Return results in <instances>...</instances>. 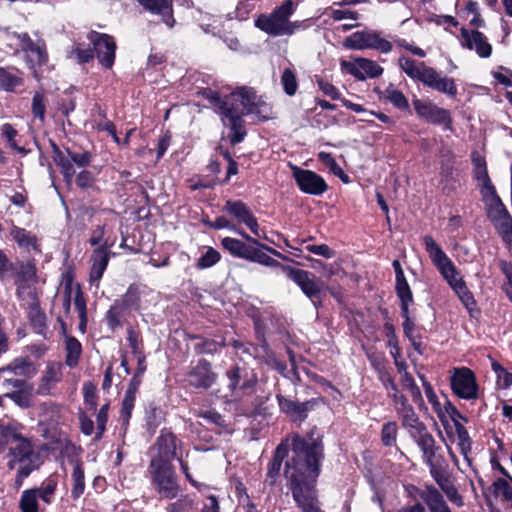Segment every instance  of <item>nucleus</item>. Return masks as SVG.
<instances>
[{
  "mask_svg": "<svg viewBox=\"0 0 512 512\" xmlns=\"http://www.w3.org/2000/svg\"><path fill=\"white\" fill-rule=\"evenodd\" d=\"M322 445L319 441L301 438L292 439V454L286 461L285 477L298 507L303 512H324L318 506L316 482L320 474Z\"/></svg>",
  "mask_w": 512,
  "mask_h": 512,
  "instance_id": "nucleus-1",
  "label": "nucleus"
},
{
  "mask_svg": "<svg viewBox=\"0 0 512 512\" xmlns=\"http://www.w3.org/2000/svg\"><path fill=\"white\" fill-rule=\"evenodd\" d=\"M204 96L217 107L224 126L230 128V141L237 144L243 141L246 130L243 125L244 114L264 116L268 111V105L255 91L250 88H241L222 99L219 94L210 89L204 91Z\"/></svg>",
  "mask_w": 512,
  "mask_h": 512,
  "instance_id": "nucleus-2",
  "label": "nucleus"
},
{
  "mask_svg": "<svg viewBox=\"0 0 512 512\" xmlns=\"http://www.w3.org/2000/svg\"><path fill=\"white\" fill-rule=\"evenodd\" d=\"M425 250L428 253L432 263L437 268L441 276L446 280L450 288L459 297L463 305L472 310L475 306V300L472 293L467 288L460 272L454 263L446 255L440 245L431 237L423 238Z\"/></svg>",
  "mask_w": 512,
  "mask_h": 512,
  "instance_id": "nucleus-3",
  "label": "nucleus"
},
{
  "mask_svg": "<svg viewBox=\"0 0 512 512\" xmlns=\"http://www.w3.org/2000/svg\"><path fill=\"white\" fill-rule=\"evenodd\" d=\"M237 234L247 240L248 243L242 240L225 237L221 243L231 255L255 262L264 266H280L279 262L273 259L268 253L284 259L285 257L277 250L260 243L256 238L249 236L243 230H235Z\"/></svg>",
  "mask_w": 512,
  "mask_h": 512,
  "instance_id": "nucleus-4",
  "label": "nucleus"
},
{
  "mask_svg": "<svg viewBox=\"0 0 512 512\" xmlns=\"http://www.w3.org/2000/svg\"><path fill=\"white\" fill-rule=\"evenodd\" d=\"M53 161L60 168L67 185H71L76 176V184L81 188L89 187L93 183V175L86 170L91 162V154L87 151L75 153L67 149L65 152L54 146Z\"/></svg>",
  "mask_w": 512,
  "mask_h": 512,
  "instance_id": "nucleus-5",
  "label": "nucleus"
},
{
  "mask_svg": "<svg viewBox=\"0 0 512 512\" xmlns=\"http://www.w3.org/2000/svg\"><path fill=\"white\" fill-rule=\"evenodd\" d=\"M294 10L292 0H287L281 6L275 8L269 15H260L255 24L259 29L272 36L292 35L297 29L306 28L303 22H292L289 20Z\"/></svg>",
  "mask_w": 512,
  "mask_h": 512,
  "instance_id": "nucleus-6",
  "label": "nucleus"
},
{
  "mask_svg": "<svg viewBox=\"0 0 512 512\" xmlns=\"http://www.w3.org/2000/svg\"><path fill=\"white\" fill-rule=\"evenodd\" d=\"M152 483L163 497L172 499L179 493V486L175 479V472L171 463L161 459H152L150 463Z\"/></svg>",
  "mask_w": 512,
  "mask_h": 512,
  "instance_id": "nucleus-7",
  "label": "nucleus"
},
{
  "mask_svg": "<svg viewBox=\"0 0 512 512\" xmlns=\"http://www.w3.org/2000/svg\"><path fill=\"white\" fill-rule=\"evenodd\" d=\"M36 281V268L34 264L28 262L20 265L18 272L17 294L21 300L29 298L32 303V312L35 314L33 320L39 325L44 324V315L39 311L38 306L35 304L36 294L34 291V284Z\"/></svg>",
  "mask_w": 512,
  "mask_h": 512,
  "instance_id": "nucleus-8",
  "label": "nucleus"
},
{
  "mask_svg": "<svg viewBox=\"0 0 512 512\" xmlns=\"http://www.w3.org/2000/svg\"><path fill=\"white\" fill-rule=\"evenodd\" d=\"M344 46L352 50L374 49L384 54L389 53L393 48L390 41L374 30L357 31L351 34L345 39Z\"/></svg>",
  "mask_w": 512,
  "mask_h": 512,
  "instance_id": "nucleus-9",
  "label": "nucleus"
},
{
  "mask_svg": "<svg viewBox=\"0 0 512 512\" xmlns=\"http://www.w3.org/2000/svg\"><path fill=\"white\" fill-rule=\"evenodd\" d=\"M453 393L459 398L473 400L478 398V384L475 374L466 367L454 368L450 376Z\"/></svg>",
  "mask_w": 512,
  "mask_h": 512,
  "instance_id": "nucleus-10",
  "label": "nucleus"
},
{
  "mask_svg": "<svg viewBox=\"0 0 512 512\" xmlns=\"http://www.w3.org/2000/svg\"><path fill=\"white\" fill-rule=\"evenodd\" d=\"M340 68L342 73L350 74L359 81L377 78L383 73V68L377 62L363 57L341 60Z\"/></svg>",
  "mask_w": 512,
  "mask_h": 512,
  "instance_id": "nucleus-11",
  "label": "nucleus"
},
{
  "mask_svg": "<svg viewBox=\"0 0 512 512\" xmlns=\"http://www.w3.org/2000/svg\"><path fill=\"white\" fill-rule=\"evenodd\" d=\"M11 37L16 40V43L25 52L26 60L31 69L47 62L48 55L43 40L33 41L27 33H13Z\"/></svg>",
  "mask_w": 512,
  "mask_h": 512,
  "instance_id": "nucleus-12",
  "label": "nucleus"
},
{
  "mask_svg": "<svg viewBox=\"0 0 512 512\" xmlns=\"http://www.w3.org/2000/svg\"><path fill=\"white\" fill-rule=\"evenodd\" d=\"M290 168L292 171V176L302 192L319 196L327 191V183L317 173L311 170L302 169L292 164H290Z\"/></svg>",
  "mask_w": 512,
  "mask_h": 512,
  "instance_id": "nucleus-13",
  "label": "nucleus"
},
{
  "mask_svg": "<svg viewBox=\"0 0 512 512\" xmlns=\"http://www.w3.org/2000/svg\"><path fill=\"white\" fill-rule=\"evenodd\" d=\"M413 106L421 119L435 125H443L445 130L452 129V119L448 110L438 107L430 101L420 99H415Z\"/></svg>",
  "mask_w": 512,
  "mask_h": 512,
  "instance_id": "nucleus-14",
  "label": "nucleus"
},
{
  "mask_svg": "<svg viewBox=\"0 0 512 512\" xmlns=\"http://www.w3.org/2000/svg\"><path fill=\"white\" fill-rule=\"evenodd\" d=\"M222 211L230 215L238 224H244L257 237H262L258 221L249 207L239 200H227Z\"/></svg>",
  "mask_w": 512,
  "mask_h": 512,
  "instance_id": "nucleus-15",
  "label": "nucleus"
},
{
  "mask_svg": "<svg viewBox=\"0 0 512 512\" xmlns=\"http://www.w3.org/2000/svg\"><path fill=\"white\" fill-rule=\"evenodd\" d=\"M89 39L101 66L110 69L115 61L116 42L114 38L108 34L91 32Z\"/></svg>",
  "mask_w": 512,
  "mask_h": 512,
  "instance_id": "nucleus-16",
  "label": "nucleus"
},
{
  "mask_svg": "<svg viewBox=\"0 0 512 512\" xmlns=\"http://www.w3.org/2000/svg\"><path fill=\"white\" fill-rule=\"evenodd\" d=\"M13 441L14 445L10 448V459L7 464L9 469H15L17 464L20 466L34 464V448L31 441L20 435H15Z\"/></svg>",
  "mask_w": 512,
  "mask_h": 512,
  "instance_id": "nucleus-17",
  "label": "nucleus"
},
{
  "mask_svg": "<svg viewBox=\"0 0 512 512\" xmlns=\"http://www.w3.org/2000/svg\"><path fill=\"white\" fill-rule=\"evenodd\" d=\"M460 42L462 47L475 51L481 58H488L492 53V46L486 36L479 31L462 28Z\"/></svg>",
  "mask_w": 512,
  "mask_h": 512,
  "instance_id": "nucleus-18",
  "label": "nucleus"
},
{
  "mask_svg": "<svg viewBox=\"0 0 512 512\" xmlns=\"http://www.w3.org/2000/svg\"><path fill=\"white\" fill-rule=\"evenodd\" d=\"M114 241H106L104 247H97L91 256L92 266L89 274L91 285L99 286V281L105 272L109 259L110 249L113 247Z\"/></svg>",
  "mask_w": 512,
  "mask_h": 512,
  "instance_id": "nucleus-19",
  "label": "nucleus"
},
{
  "mask_svg": "<svg viewBox=\"0 0 512 512\" xmlns=\"http://www.w3.org/2000/svg\"><path fill=\"white\" fill-rule=\"evenodd\" d=\"M288 276L314 303L315 300L319 299L322 290V284L317 281L311 273L305 270L290 268L288 270Z\"/></svg>",
  "mask_w": 512,
  "mask_h": 512,
  "instance_id": "nucleus-20",
  "label": "nucleus"
},
{
  "mask_svg": "<svg viewBox=\"0 0 512 512\" xmlns=\"http://www.w3.org/2000/svg\"><path fill=\"white\" fill-rule=\"evenodd\" d=\"M424 85L434 89L438 92L446 94L449 97H455L457 95V86L453 78H449L447 76H442L439 72H437L434 68L428 71L426 75H424Z\"/></svg>",
  "mask_w": 512,
  "mask_h": 512,
  "instance_id": "nucleus-21",
  "label": "nucleus"
},
{
  "mask_svg": "<svg viewBox=\"0 0 512 512\" xmlns=\"http://www.w3.org/2000/svg\"><path fill=\"white\" fill-rule=\"evenodd\" d=\"M471 160L473 164L474 178L478 183L481 194L491 192V190L495 189V187L493 186L488 175L486 160L484 156L475 151L471 155Z\"/></svg>",
  "mask_w": 512,
  "mask_h": 512,
  "instance_id": "nucleus-22",
  "label": "nucleus"
},
{
  "mask_svg": "<svg viewBox=\"0 0 512 512\" xmlns=\"http://www.w3.org/2000/svg\"><path fill=\"white\" fill-rule=\"evenodd\" d=\"M176 447L175 435L168 430H162L155 445L157 455L152 459H161L163 462L170 463L176 455Z\"/></svg>",
  "mask_w": 512,
  "mask_h": 512,
  "instance_id": "nucleus-23",
  "label": "nucleus"
},
{
  "mask_svg": "<svg viewBox=\"0 0 512 512\" xmlns=\"http://www.w3.org/2000/svg\"><path fill=\"white\" fill-rule=\"evenodd\" d=\"M62 365L50 363L47 365L44 374L40 379L37 393L40 395H51L56 384L62 380Z\"/></svg>",
  "mask_w": 512,
  "mask_h": 512,
  "instance_id": "nucleus-24",
  "label": "nucleus"
},
{
  "mask_svg": "<svg viewBox=\"0 0 512 512\" xmlns=\"http://www.w3.org/2000/svg\"><path fill=\"white\" fill-rule=\"evenodd\" d=\"M447 412L451 416L454 426H455V433H456V441L457 445L460 449L461 454L465 457V459H468V454L471 450V441L468 434V431L466 428L457 420V418H461L460 413L456 410L452 404H448V407H446Z\"/></svg>",
  "mask_w": 512,
  "mask_h": 512,
  "instance_id": "nucleus-25",
  "label": "nucleus"
},
{
  "mask_svg": "<svg viewBox=\"0 0 512 512\" xmlns=\"http://www.w3.org/2000/svg\"><path fill=\"white\" fill-rule=\"evenodd\" d=\"M215 380V374L211 371L209 363L200 361L189 373L188 381L192 386L208 388Z\"/></svg>",
  "mask_w": 512,
  "mask_h": 512,
  "instance_id": "nucleus-26",
  "label": "nucleus"
},
{
  "mask_svg": "<svg viewBox=\"0 0 512 512\" xmlns=\"http://www.w3.org/2000/svg\"><path fill=\"white\" fill-rule=\"evenodd\" d=\"M419 495L430 512H452L443 495L435 487L427 486Z\"/></svg>",
  "mask_w": 512,
  "mask_h": 512,
  "instance_id": "nucleus-27",
  "label": "nucleus"
},
{
  "mask_svg": "<svg viewBox=\"0 0 512 512\" xmlns=\"http://www.w3.org/2000/svg\"><path fill=\"white\" fill-rule=\"evenodd\" d=\"M138 2L152 13L162 15L164 23L169 28L174 26L171 0H138Z\"/></svg>",
  "mask_w": 512,
  "mask_h": 512,
  "instance_id": "nucleus-28",
  "label": "nucleus"
},
{
  "mask_svg": "<svg viewBox=\"0 0 512 512\" xmlns=\"http://www.w3.org/2000/svg\"><path fill=\"white\" fill-rule=\"evenodd\" d=\"M288 447L289 443L288 439H286L285 441H282L275 450L273 459L269 463L267 471L266 482L270 485H274L276 483L281 470L282 461L287 456Z\"/></svg>",
  "mask_w": 512,
  "mask_h": 512,
  "instance_id": "nucleus-29",
  "label": "nucleus"
},
{
  "mask_svg": "<svg viewBox=\"0 0 512 512\" xmlns=\"http://www.w3.org/2000/svg\"><path fill=\"white\" fill-rule=\"evenodd\" d=\"M399 65L407 76L423 84L425 82L424 75L432 69V67L427 66L424 62H417L405 56L399 58Z\"/></svg>",
  "mask_w": 512,
  "mask_h": 512,
  "instance_id": "nucleus-30",
  "label": "nucleus"
},
{
  "mask_svg": "<svg viewBox=\"0 0 512 512\" xmlns=\"http://www.w3.org/2000/svg\"><path fill=\"white\" fill-rule=\"evenodd\" d=\"M5 374L15 376L31 377L36 374V367L28 358H16L9 365L3 368Z\"/></svg>",
  "mask_w": 512,
  "mask_h": 512,
  "instance_id": "nucleus-31",
  "label": "nucleus"
},
{
  "mask_svg": "<svg viewBox=\"0 0 512 512\" xmlns=\"http://www.w3.org/2000/svg\"><path fill=\"white\" fill-rule=\"evenodd\" d=\"M481 195L486 205L487 215L491 221L507 212L495 189Z\"/></svg>",
  "mask_w": 512,
  "mask_h": 512,
  "instance_id": "nucleus-32",
  "label": "nucleus"
},
{
  "mask_svg": "<svg viewBox=\"0 0 512 512\" xmlns=\"http://www.w3.org/2000/svg\"><path fill=\"white\" fill-rule=\"evenodd\" d=\"M411 437L416 441L421 451L423 452L425 461L431 464L432 458L435 455V441L433 436L427 431V428L425 427L423 431H419L418 434H414Z\"/></svg>",
  "mask_w": 512,
  "mask_h": 512,
  "instance_id": "nucleus-33",
  "label": "nucleus"
},
{
  "mask_svg": "<svg viewBox=\"0 0 512 512\" xmlns=\"http://www.w3.org/2000/svg\"><path fill=\"white\" fill-rule=\"evenodd\" d=\"M21 84L22 78L17 69L0 67V89L11 92Z\"/></svg>",
  "mask_w": 512,
  "mask_h": 512,
  "instance_id": "nucleus-34",
  "label": "nucleus"
},
{
  "mask_svg": "<svg viewBox=\"0 0 512 512\" xmlns=\"http://www.w3.org/2000/svg\"><path fill=\"white\" fill-rule=\"evenodd\" d=\"M493 224L497 231L502 236V239L509 246V249L512 251V217L507 211L500 217L494 219Z\"/></svg>",
  "mask_w": 512,
  "mask_h": 512,
  "instance_id": "nucleus-35",
  "label": "nucleus"
},
{
  "mask_svg": "<svg viewBox=\"0 0 512 512\" xmlns=\"http://www.w3.org/2000/svg\"><path fill=\"white\" fill-rule=\"evenodd\" d=\"M57 485V480L49 477L39 487L32 490L36 492L38 500L40 499L44 504L50 505L54 501Z\"/></svg>",
  "mask_w": 512,
  "mask_h": 512,
  "instance_id": "nucleus-36",
  "label": "nucleus"
},
{
  "mask_svg": "<svg viewBox=\"0 0 512 512\" xmlns=\"http://www.w3.org/2000/svg\"><path fill=\"white\" fill-rule=\"evenodd\" d=\"M65 351H66V364L73 368L75 367L82 354L81 343L72 336H65Z\"/></svg>",
  "mask_w": 512,
  "mask_h": 512,
  "instance_id": "nucleus-37",
  "label": "nucleus"
},
{
  "mask_svg": "<svg viewBox=\"0 0 512 512\" xmlns=\"http://www.w3.org/2000/svg\"><path fill=\"white\" fill-rule=\"evenodd\" d=\"M128 313L129 311L124 306H122L118 301H115L106 313V321L109 328L115 330L121 327L122 321Z\"/></svg>",
  "mask_w": 512,
  "mask_h": 512,
  "instance_id": "nucleus-38",
  "label": "nucleus"
},
{
  "mask_svg": "<svg viewBox=\"0 0 512 512\" xmlns=\"http://www.w3.org/2000/svg\"><path fill=\"white\" fill-rule=\"evenodd\" d=\"M402 426L409 432L410 436L418 434L426 427L419 419L414 408L408 409L405 413L399 415Z\"/></svg>",
  "mask_w": 512,
  "mask_h": 512,
  "instance_id": "nucleus-39",
  "label": "nucleus"
},
{
  "mask_svg": "<svg viewBox=\"0 0 512 512\" xmlns=\"http://www.w3.org/2000/svg\"><path fill=\"white\" fill-rule=\"evenodd\" d=\"M73 472H72V482L73 487L71 490V495L74 499H78L83 493L85 489V477L84 471L81 463L78 460H73Z\"/></svg>",
  "mask_w": 512,
  "mask_h": 512,
  "instance_id": "nucleus-40",
  "label": "nucleus"
},
{
  "mask_svg": "<svg viewBox=\"0 0 512 512\" xmlns=\"http://www.w3.org/2000/svg\"><path fill=\"white\" fill-rule=\"evenodd\" d=\"M1 386L5 390V396L17 401L20 398V392L25 386V382L18 378H7V374L2 377Z\"/></svg>",
  "mask_w": 512,
  "mask_h": 512,
  "instance_id": "nucleus-41",
  "label": "nucleus"
},
{
  "mask_svg": "<svg viewBox=\"0 0 512 512\" xmlns=\"http://www.w3.org/2000/svg\"><path fill=\"white\" fill-rule=\"evenodd\" d=\"M396 293L401 302L402 314H407V308L412 303L413 296L406 278L396 279Z\"/></svg>",
  "mask_w": 512,
  "mask_h": 512,
  "instance_id": "nucleus-42",
  "label": "nucleus"
},
{
  "mask_svg": "<svg viewBox=\"0 0 512 512\" xmlns=\"http://www.w3.org/2000/svg\"><path fill=\"white\" fill-rule=\"evenodd\" d=\"M11 235L20 247L28 250L37 249L36 237L32 235L29 231H26L23 228L14 227L11 230Z\"/></svg>",
  "mask_w": 512,
  "mask_h": 512,
  "instance_id": "nucleus-43",
  "label": "nucleus"
},
{
  "mask_svg": "<svg viewBox=\"0 0 512 512\" xmlns=\"http://www.w3.org/2000/svg\"><path fill=\"white\" fill-rule=\"evenodd\" d=\"M421 380L423 382V387L425 391V395L427 397L428 402L432 405L433 410L437 413L438 417L443 421L445 414H449L446 410V407H448L449 402L446 403L444 408L441 406L438 397L436 393L434 392L432 386L426 382L422 377Z\"/></svg>",
  "mask_w": 512,
  "mask_h": 512,
  "instance_id": "nucleus-44",
  "label": "nucleus"
},
{
  "mask_svg": "<svg viewBox=\"0 0 512 512\" xmlns=\"http://www.w3.org/2000/svg\"><path fill=\"white\" fill-rule=\"evenodd\" d=\"M383 98L392 103L398 109L405 110L409 107L408 101L404 94L392 85L388 86L383 91Z\"/></svg>",
  "mask_w": 512,
  "mask_h": 512,
  "instance_id": "nucleus-45",
  "label": "nucleus"
},
{
  "mask_svg": "<svg viewBox=\"0 0 512 512\" xmlns=\"http://www.w3.org/2000/svg\"><path fill=\"white\" fill-rule=\"evenodd\" d=\"M21 512H39V503L36 492L32 489L24 490L19 500Z\"/></svg>",
  "mask_w": 512,
  "mask_h": 512,
  "instance_id": "nucleus-46",
  "label": "nucleus"
},
{
  "mask_svg": "<svg viewBox=\"0 0 512 512\" xmlns=\"http://www.w3.org/2000/svg\"><path fill=\"white\" fill-rule=\"evenodd\" d=\"M491 368L496 374L497 385L502 389H508L512 386V373L508 372L500 363L492 361Z\"/></svg>",
  "mask_w": 512,
  "mask_h": 512,
  "instance_id": "nucleus-47",
  "label": "nucleus"
},
{
  "mask_svg": "<svg viewBox=\"0 0 512 512\" xmlns=\"http://www.w3.org/2000/svg\"><path fill=\"white\" fill-rule=\"evenodd\" d=\"M401 384L403 388L410 393L412 400L416 404L423 401L421 390L409 372H405L403 375H401Z\"/></svg>",
  "mask_w": 512,
  "mask_h": 512,
  "instance_id": "nucleus-48",
  "label": "nucleus"
},
{
  "mask_svg": "<svg viewBox=\"0 0 512 512\" xmlns=\"http://www.w3.org/2000/svg\"><path fill=\"white\" fill-rule=\"evenodd\" d=\"M393 404L394 410L399 415L408 411V409H413V407L409 404L408 398L401 392L400 389L395 392H390L387 396Z\"/></svg>",
  "mask_w": 512,
  "mask_h": 512,
  "instance_id": "nucleus-49",
  "label": "nucleus"
},
{
  "mask_svg": "<svg viewBox=\"0 0 512 512\" xmlns=\"http://www.w3.org/2000/svg\"><path fill=\"white\" fill-rule=\"evenodd\" d=\"M281 83L287 95L293 96L296 93L298 89V82L292 69H284L281 76Z\"/></svg>",
  "mask_w": 512,
  "mask_h": 512,
  "instance_id": "nucleus-50",
  "label": "nucleus"
},
{
  "mask_svg": "<svg viewBox=\"0 0 512 512\" xmlns=\"http://www.w3.org/2000/svg\"><path fill=\"white\" fill-rule=\"evenodd\" d=\"M376 372L379 381L381 382V384L383 385L387 392V396L389 395L390 392H395L396 390L399 389L391 373L385 367H376Z\"/></svg>",
  "mask_w": 512,
  "mask_h": 512,
  "instance_id": "nucleus-51",
  "label": "nucleus"
},
{
  "mask_svg": "<svg viewBox=\"0 0 512 512\" xmlns=\"http://www.w3.org/2000/svg\"><path fill=\"white\" fill-rule=\"evenodd\" d=\"M398 426L394 421L387 422L381 430V440L385 446H392L396 442Z\"/></svg>",
  "mask_w": 512,
  "mask_h": 512,
  "instance_id": "nucleus-52",
  "label": "nucleus"
},
{
  "mask_svg": "<svg viewBox=\"0 0 512 512\" xmlns=\"http://www.w3.org/2000/svg\"><path fill=\"white\" fill-rule=\"evenodd\" d=\"M220 260V253L212 247L199 258L197 267L200 269L210 268Z\"/></svg>",
  "mask_w": 512,
  "mask_h": 512,
  "instance_id": "nucleus-53",
  "label": "nucleus"
},
{
  "mask_svg": "<svg viewBox=\"0 0 512 512\" xmlns=\"http://www.w3.org/2000/svg\"><path fill=\"white\" fill-rule=\"evenodd\" d=\"M318 159L323 163L334 175L342 177L343 169L337 164L332 155L328 152L321 151L318 153Z\"/></svg>",
  "mask_w": 512,
  "mask_h": 512,
  "instance_id": "nucleus-54",
  "label": "nucleus"
},
{
  "mask_svg": "<svg viewBox=\"0 0 512 512\" xmlns=\"http://www.w3.org/2000/svg\"><path fill=\"white\" fill-rule=\"evenodd\" d=\"M278 402H279L281 411H283L286 414H291V415L301 414L305 411L304 404L296 403V402L286 399L282 396L278 397Z\"/></svg>",
  "mask_w": 512,
  "mask_h": 512,
  "instance_id": "nucleus-55",
  "label": "nucleus"
},
{
  "mask_svg": "<svg viewBox=\"0 0 512 512\" xmlns=\"http://www.w3.org/2000/svg\"><path fill=\"white\" fill-rule=\"evenodd\" d=\"M127 333H128L127 341H128L129 347L132 350V353L135 356L143 354L142 339H141L140 333L138 331H136L135 329H133L132 327H129L127 329Z\"/></svg>",
  "mask_w": 512,
  "mask_h": 512,
  "instance_id": "nucleus-56",
  "label": "nucleus"
},
{
  "mask_svg": "<svg viewBox=\"0 0 512 512\" xmlns=\"http://www.w3.org/2000/svg\"><path fill=\"white\" fill-rule=\"evenodd\" d=\"M2 135L8 142L10 148L13 150L19 152V153H25V149L21 146H19L15 140V137L17 135V131L12 127L10 124H4L2 126Z\"/></svg>",
  "mask_w": 512,
  "mask_h": 512,
  "instance_id": "nucleus-57",
  "label": "nucleus"
},
{
  "mask_svg": "<svg viewBox=\"0 0 512 512\" xmlns=\"http://www.w3.org/2000/svg\"><path fill=\"white\" fill-rule=\"evenodd\" d=\"M46 111V102L43 94L35 93L32 99V112L34 117L44 121Z\"/></svg>",
  "mask_w": 512,
  "mask_h": 512,
  "instance_id": "nucleus-58",
  "label": "nucleus"
},
{
  "mask_svg": "<svg viewBox=\"0 0 512 512\" xmlns=\"http://www.w3.org/2000/svg\"><path fill=\"white\" fill-rule=\"evenodd\" d=\"M316 83L324 95L330 97L332 100H341V93L332 83L322 78H318Z\"/></svg>",
  "mask_w": 512,
  "mask_h": 512,
  "instance_id": "nucleus-59",
  "label": "nucleus"
},
{
  "mask_svg": "<svg viewBox=\"0 0 512 512\" xmlns=\"http://www.w3.org/2000/svg\"><path fill=\"white\" fill-rule=\"evenodd\" d=\"M193 504V500L185 496L172 503L168 508V512H191Z\"/></svg>",
  "mask_w": 512,
  "mask_h": 512,
  "instance_id": "nucleus-60",
  "label": "nucleus"
},
{
  "mask_svg": "<svg viewBox=\"0 0 512 512\" xmlns=\"http://www.w3.org/2000/svg\"><path fill=\"white\" fill-rule=\"evenodd\" d=\"M499 267L507 279V286L505 291L508 298L512 302V263L505 260H500Z\"/></svg>",
  "mask_w": 512,
  "mask_h": 512,
  "instance_id": "nucleus-61",
  "label": "nucleus"
},
{
  "mask_svg": "<svg viewBox=\"0 0 512 512\" xmlns=\"http://www.w3.org/2000/svg\"><path fill=\"white\" fill-rule=\"evenodd\" d=\"M135 395L125 393L122 401L121 418L124 422H128L131 417L132 410L135 404Z\"/></svg>",
  "mask_w": 512,
  "mask_h": 512,
  "instance_id": "nucleus-62",
  "label": "nucleus"
},
{
  "mask_svg": "<svg viewBox=\"0 0 512 512\" xmlns=\"http://www.w3.org/2000/svg\"><path fill=\"white\" fill-rule=\"evenodd\" d=\"M122 306H124L129 312L132 309L138 308V295L132 288L128 289L126 294L119 300H117Z\"/></svg>",
  "mask_w": 512,
  "mask_h": 512,
  "instance_id": "nucleus-63",
  "label": "nucleus"
},
{
  "mask_svg": "<svg viewBox=\"0 0 512 512\" xmlns=\"http://www.w3.org/2000/svg\"><path fill=\"white\" fill-rule=\"evenodd\" d=\"M106 241H114L115 239H110L109 237H105V227L104 226H98L92 231L91 238L89 240L90 244L95 246L98 245V247H104V243Z\"/></svg>",
  "mask_w": 512,
  "mask_h": 512,
  "instance_id": "nucleus-64",
  "label": "nucleus"
}]
</instances>
